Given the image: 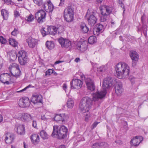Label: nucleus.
<instances>
[{
  "instance_id": "nucleus-16",
  "label": "nucleus",
  "mask_w": 148,
  "mask_h": 148,
  "mask_svg": "<svg viewBox=\"0 0 148 148\" xmlns=\"http://www.w3.org/2000/svg\"><path fill=\"white\" fill-rule=\"evenodd\" d=\"M27 41L29 47L30 48H33L37 45L38 40L32 37H29L27 39Z\"/></svg>"
},
{
  "instance_id": "nucleus-40",
  "label": "nucleus",
  "mask_w": 148,
  "mask_h": 148,
  "mask_svg": "<svg viewBox=\"0 0 148 148\" xmlns=\"http://www.w3.org/2000/svg\"><path fill=\"white\" fill-rule=\"evenodd\" d=\"M103 144V143H94L92 147V148H99L100 147L102 146Z\"/></svg>"
},
{
  "instance_id": "nucleus-39",
  "label": "nucleus",
  "mask_w": 148,
  "mask_h": 148,
  "mask_svg": "<svg viewBox=\"0 0 148 148\" xmlns=\"http://www.w3.org/2000/svg\"><path fill=\"white\" fill-rule=\"evenodd\" d=\"M96 37L94 36H92L88 38V42L90 44H93L96 42Z\"/></svg>"
},
{
  "instance_id": "nucleus-4",
  "label": "nucleus",
  "mask_w": 148,
  "mask_h": 148,
  "mask_svg": "<svg viewBox=\"0 0 148 148\" xmlns=\"http://www.w3.org/2000/svg\"><path fill=\"white\" fill-rule=\"evenodd\" d=\"M102 16L101 17V22L106 21L107 18V16L112 13L114 9L112 6L103 5H101L99 7Z\"/></svg>"
},
{
  "instance_id": "nucleus-27",
  "label": "nucleus",
  "mask_w": 148,
  "mask_h": 148,
  "mask_svg": "<svg viewBox=\"0 0 148 148\" xmlns=\"http://www.w3.org/2000/svg\"><path fill=\"white\" fill-rule=\"evenodd\" d=\"M29 61L27 56L25 57L21 58L18 59V61L20 64L22 65H24L26 64Z\"/></svg>"
},
{
  "instance_id": "nucleus-42",
  "label": "nucleus",
  "mask_w": 148,
  "mask_h": 148,
  "mask_svg": "<svg viewBox=\"0 0 148 148\" xmlns=\"http://www.w3.org/2000/svg\"><path fill=\"white\" fill-rule=\"evenodd\" d=\"M34 17L33 15L30 14L27 17L26 20L29 22H31L34 20Z\"/></svg>"
},
{
  "instance_id": "nucleus-12",
  "label": "nucleus",
  "mask_w": 148,
  "mask_h": 148,
  "mask_svg": "<svg viewBox=\"0 0 148 148\" xmlns=\"http://www.w3.org/2000/svg\"><path fill=\"white\" fill-rule=\"evenodd\" d=\"M104 29V26L102 24L99 23L97 24L93 28V32L94 35L98 36L102 33Z\"/></svg>"
},
{
  "instance_id": "nucleus-24",
  "label": "nucleus",
  "mask_w": 148,
  "mask_h": 148,
  "mask_svg": "<svg viewBox=\"0 0 148 148\" xmlns=\"http://www.w3.org/2000/svg\"><path fill=\"white\" fill-rule=\"evenodd\" d=\"M21 119L23 121L28 122L31 121L32 119V118L29 114L24 113L22 114Z\"/></svg>"
},
{
  "instance_id": "nucleus-55",
  "label": "nucleus",
  "mask_w": 148,
  "mask_h": 148,
  "mask_svg": "<svg viewBox=\"0 0 148 148\" xmlns=\"http://www.w3.org/2000/svg\"><path fill=\"white\" fill-rule=\"evenodd\" d=\"M60 0V3L59 5V6H62L64 3V0Z\"/></svg>"
},
{
  "instance_id": "nucleus-29",
  "label": "nucleus",
  "mask_w": 148,
  "mask_h": 148,
  "mask_svg": "<svg viewBox=\"0 0 148 148\" xmlns=\"http://www.w3.org/2000/svg\"><path fill=\"white\" fill-rule=\"evenodd\" d=\"M64 20L67 22L70 23L74 20V15L64 14Z\"/></svg>"
},
{
  "instance_id": "nucleus-61",
  "label": "nucleus",
  "mask_w": 148,
  "mask_h": 148,
  "mask_svg": "<svg viewBox=\"0 0 148 148\" xmlns=\"http://www.w3.org/2000/svg\"><path fill=\"white\" fill-rule=\"evenodd\" d=\"M67 88V86L66 84L65 83L63 85V88L64 90H65Z\"/></svg>"
},
{
  "instance_id": "nucleus-38",
  "label": "nucleus",
  "mask_w": 148,
  "mask_h": 148,
  "mask_svg": "<svg viewBox=\"0 0 148 148\" xmlns=\"http://www.w3.org/2000/svg\"><path fill=\"white\" fill-rule=\"evenodd\" d=\"M40 135L44 139L48 138V135L46 132L44 130H42L40 132Z\"/></svg>"
},
{
  "instance_id": "nucleus-58",
  "label": "nucleus",
  "mask_w": 148,
  "mask_h": 148,
  "mask_svg": "<svg viewBox=\"0 0 148 148\" xmlns=\"http://www.w3.org/2000/svg\"><path fill=\"white\" fill-rule=\"evenodd\" d=\"M1 78H0V80L2 82V83H3L4 84H9V82L8 81H6L5 82H3L1 80Z\"/></svg>"
},
{
  "instance_id": "nucleus-47",
  "label": "nucleus",
  "mask_w": 148,
  "mask_h": 148,
  "mask_svg": "<svg viewBox=\"0 0 148 148\" xmlns=\"http://www.w3.org/2000/svg\"><path fill=\"white\" fill-rule=\"evenodd\" d=\"M44 29L45 28H42L41 29V32L43 36H45L47 34L48 32H46L45 31Z\"/></svg>"
},
{
  "instance_id": "nucleus-57",
  "label": "nucleus",
  "mask_w": 148,
  "mask_h": 148,
  "mask_svg": "<svg viewBox=\"0 0 148 148\" xmlns=\"http://www.w3.org/2000/svg\"><path fill=\"white\" fill-rule=\"evenodd\" d=\"M23 147L24 148H28V146L25 142L23 143Z\"/></svg>"
},
{
  "instance_id": "nucleus-49",
  "label": "nucleus",
  "mask_w": 148,
  "mask_h": 148,
  "mask_svg": "<svg viewBox=\"0 0 148 148\" xmlns=\"http://www.w3.org/2000/svg\"><path fill=\"white\" fill-rule=\"evenodd\" d=\"M142 29L143 30V33L145 34H146L147 31V26L145 25L143 26Z\"/></svg>"
},
{
  "instance_id": "nucleus-22",
  "label": "nucleus",
  "mask_w": 148,
  "mask_h": 148,
  "mask_svg": "<svg viewBox=\"0 0 148 148\" xmlns=\"http://www.w3.org/2000/svg\"><path fill=\"white\" fill-rule=\"evenodd\" d=\"M17 133L21 135H23L25 134V127L24 125H21L16 128Z\"/></svg>"
},
{
  "instance_id": "nucleus-51",
  "label": "nucleus",
  "mask_w": 148,
  "mask_h": 148,
  "mask_svg": "<svg viewBox=\"0 0 148 148\" xmlns=\"http://www.w3.org/2000/svg\"><path fill=\"white\" fill-rule=\"evenodd\" d=\"M20 14L18 11H16L14 12V16L15 18L18 17L19 16Z\"/></svg>"
},
{
  "instance_id": "nucleus-21",
  "label": "nucleus",
  "mask_w": 148,
  "mask_h": 148,
  "mask_svg": "<svg viewBox=\"0 0 148 148\" xmlns=\"http://www.w3.org/2000/svg\"><path fill=\"white\" fill-rule=\"evenodd\" d=\"M81 100L90 108H91L92 105L93 100L92 98L86 96L83 97Z\"/></svg>"
},
{
  "instance_id": "nucleus-34",
  "label": "nucleus",
  "mask_w": 148,
  "mask_h": 148,
  "mask_svg": "<svg viewBox=\"0 0 148 148\" xmlns=\"http://www.w3.org/2000/svg\"><path fill=\"white\" fill-rule=\"evenodd\" d=\"M45 45L46 47L49 49H53L54 47V43L51 41H47L46 42Z\"/></svg>"
},
{
  "instance_id": "nucleus-37",
  "label": "nucleus",
  "mask_w": 148,
  "mask_h": 148,
  "mask_svg": "<svg viewBox=\"0 0 148 148\" xmlns=\"http://www.w3.org/2000/svg\"><path fill=\"white\" fill-rule=\"evenodd\" d=\"M106 66H102L98 68L97 71L100 73H102L105 72L107 69Z\"/></svg>"
},
{
  "instance_id": "nucleus-8",
  "label": "nucleus",
  "mask_w": 148,
  "mask_h": 148,
  "mask_svg": "<svg viewBox=\"0 0 148 148\" xmlns=\"http://www.w3.org/2000/svg\"><path fill=\"white\" fill-rule=\"evenodd\" d=\"M129 56L132 60V66L134 67L136 66L138 61L139 55L136 51L132 50L130 52Z\"/></svg>"
},
{
  "instance_id": "nucleus-13",
  "label": "nucleus",
  "mask_w": 148,
  "mask_h": 148,
  "mask_svg": "<svg viewBox=\"0 0 148 148\" xmlns=\"http://www.w3.org/2000/svg\"><path fill=\"white\" fill-rule=\"evenodd\" d=\"M85 82L87 86L88 89L91 91L95 90V87L93 81L90 78H87L85 80Z\"/></svg>"
},
{
  "instance_id": "nucleus-14",
  "label": "nucleus",
  "mask_w": 148,
  "mask_h": 148,
  "mask_svg": "<svg viewBox=\"0 0 148 148\" xmlns=\"http://www.w3.org/2000/svg\"><path fill=\"white\" fill-rule=\"evenodd\" d=\"M77 49L82 52H84L86 51L88 48L87 43L86 41L83 42H79L77 45Z\"/></svg>"
},
{
  "instance_id": "nucleus-54",
  "label": "nucleus",
  "mask_w": 148,
  "mask_h": 148,
  "mask_svg": "<svg viewBox=\"0 0 148 148\" xmlns=\"http://www.w3.org/2000/svg\"><path fill=\"white\" fill-rule=\"evenodd\" d=\"M121 7L123 8V13H124V12L125 10V6L124 4L123 3H122L121 4H120V5H119Z\"/></svg>"
},
{
  "instance_id": "nucleus-11",
  "label": "nucleus",
  "mask_w": 148,
  "mask_h": 148,
  "mask_svg": "<svg viewBox=\"0 0 148 148\" xmlns=\"http://www.w3.org/2000/svg\"><path fill=\"white\" fill-rule=\"evenodd\" d=\"M58 41L62 48H68L71 46V42L69 39L61 37Z\"/></svg>"
},
{
  "instance_id": "nucleus-17",
  "label": "nucleus",
  "mask_w": 148,
  "mask_h": 148,
  "mask_svg": "<svg viewBox=\"0 0 148 148\" xmlns=\"http://www.w3.org/2000/svg\"><path fill=\"white\" fill-rule=\"evenodd\" d=\"M5 141L7 144H10L15 138L14 135L9 133H6L5 135Z\"/></svg>"
},
{
  "instance_id": "nucleus-1",
  "label": "nucleus",
  "mask_w": 148,
  "mask_h": 148,
  "mask_svg": "<svg viewBox=\"0 0 148 148\" xmlns=\"http://www.w3.org/2000/svg\"><path fill=\"white\" fill-rule=\"evenodd\" d=\"M115 80L111 77L105 78L103 83V89L100 91H98L92 94L93 100L95 101L104 97L107 93L106 88H109L114 83Z\"/></svg>"
},
{
  "instance_id": "nucleus-19",
  "label": "nucleus",
  "mask_w": 148,
  "mask_h": 148,
  "mask_svg": "<svg viewBox=\"0 0 148 148\" xmlns=\"http://www.w3.org/2000/svg\"><path fill=\"white\" fill-rule=\"evenodd\" d=\"M79 109L83 113L88 111L90 108L81 100L79 104Z\"/></svg>"
},
{
  "instance_id": "nucleus-44",
  "label": "nucleus",
  "mask_w": 148,
  "mask_h": 148,
  "mask_svg": "<svg viewBox=\"0 0 148 148\" xmlns=\"http://www.w3.org/2000/svg\"><path fill=\"white\" fill-rule=\"evenodd\" d=\"M0 42L2 44H4L6 43L7 41L2 36H0Z\"/></svg>"
},
{
  "instance_id": "nucleus-43",
  "label": "nucleus",
  "mask_w": 148,
  "mask_h": 148,
  "mask_svg": "<svg viewBox=\"0 0 148 148\" xmlns=\"http://www.w3.org/2000/svg\"><path fill=\"white\" fill-rule=\"evenodd\" d=\"M10 58L12 60H15L18 57L17 54L15 53H14V54L11 53L10 55Z\"/></svg>"
},
{
  "instance_id": "nucleus-18",
  "label": "nucleus",
  "mask_w": 148,
  "mask_h": 148,
  "mask_svg": "<svg viewBox=\"0 0 148 148\" xmlns=\"http://www.w3.org/2000/svg\"><path fill=\"white\" fill-rule=\"evenodd\" d=\"M115 93L118 96L121 95L123 91V88L121 83H117L115 87Z\"/></svg>"
},
{
  "instance_id": "nucleus-50",
  "label": "nucleus",
  "mask_w": 148,
  "mask_h": 148,
  "mask_svg": "<svg viewBox=\"0 0 148 148\" xmlns=\"http://www.w3.org/2000/svg\"><path fill=\"white\" fill-rule=\"evenodd\" d=\"M98 123H99L97 122H95L92 125V127H91V129H93L96 127Z\"/></svg>"
},
{
  "instance_id": "nucleus-7",
  "label": "nucleus",
  "mask_w": 148,
  "mask_h": 148,
  "mask_svg": "<svg viewBox=\"0 0 148 148\" xmlns=\"http://www.w3.org/2000/svg\"><path fill=\"white\" fill-rule=\"evenodd\" d=\"M46 13L43 10L41 9L38 10L35 14V17L37 22L42 23L46 20Z\"/></svg>"
},
{
  "instance_id": "nucleus-25",
  "label": "nucleus",
  "mask_w": 148,
  "mask_h": 148,
  "mask_svg": "<svg viewBox=\"0 0 148 148\" xmlns=\"http://www.w3.org/2000/svg\"><path fill=\"white\" fill-rule=\"evenodd\" d=\"M58 28L54 26H50L48 27L47 32L50 34L55 35L57 33Z\"/></svg>"
},
{
  "instance_id": "nucleus-2",
  "label": "nucleus",
  "mask_w": 148,
  "mask_h": 148,
  "mask_svg": "<svg viewBox=\"0 0 148 148\" xmlns=\"http://www.w3.org/2000/svg\"><path fill=\"white\" fill-rule=\"evenodd\" d=\"M115 70L118 78L121 79L128 77L130 70L127 64L123 62L119 63L117 64Z\"/></svg>"
},
{
  "instance_id": "nucleus-59",
  "label": "nucleus",
  "mask_w": 148,
  "mask_h": 148,
  "mask_svg": "<svg viewBox=\"0 0 148 148\" xmlns=\"http://www.w3.org/2000/svg\"><path fill=\"white\" fill-rule=\"evenodd\" d=\"M63 61H60V60H58V61H56V62L55 63V64H59L60 63H61Z\"/></svg>"
},
{
  "instance_id": "nucleus-23",
  "label": "nucleus",
  "mask_w": 148,
  "mask_h": 148,
  "mask_svg": "<svg viewBox=\"0 0 148 148\" xmlns=\"http://www.w3.org/2000/svg\"><path fill=\"white\" fill-rule=\"evenodd\" d=\"M30 139L32 143L34 145L38 144L40 141L39 136L37 134H32Z\"/></svg>"
},
{
  "instance_id": "nucleus-63",
  "label": "nucleus",
  "mask_w": 148,
  "mask_h": 148,
  "mask_svg": "<svg viewBox=\"0 0 148 148\" xmlns=\"http://www.w3.org/2000/svg\"><path fill=\"white\" fill-rule=\"evenodd\" d=\"M118 3L119 4V5H120L123 3L122 1L121 0H119L118 1Z\"/></svg>"
},
{
  "instance_id": "nucleus-20",
  "label": "nucleus",
  "mask_w": 148,
  "mask_h": 148,
  "mask_svg": "<svg viewBox=\"0 0 148 148\" xmlns=\"http://www.w3.org/2000/svg\"><path fill=\"white\" fill-rule=\"evenodd\" d=\"M42 97L41 95H33L31 99V102L34 104L38 103H42Z\"/></svg>"
},
{
  "instance_id": "nucleus-60",
  "label": "nucleus",
  "mask_w": 148,
  "mask_h": 148,
  "mask_svg": "<svg viewBox=\"0 0 148 148\" xmlns=\"http://www.w3.org/2000/svg\"><path fill=\"white\" fill-rule=\"evenodd\" d=\"M3 120V117L2 115L0 114V123Z\"/></svg>"
},
{
  "instance_id": "nucleus-46",
  "label": "nucleus",
  "mask_w": 148,
  "mask_h": 148,
  "mask_svg": "<svg viewBox=\"0 0 148 148\" xmlns=\"http://www.w3.org/2000/svg\"><path fill=\"white\" fill-rule=\"evenodd\" d=\"M48 11L49 12H51L53 9V6L52 4L48 3Z\"/></svg>"
},
{
  "instance_id": "nucleus-5",
  "label": "nucleus",
  "mask_w": 148,
  "mask_h": 148,
  "mask_svg": "<svg viewBox=\"0 0 148 148\" xmlns=\"http://www.w3.org/2000/svg\"><path fill=\"white\" fill-rule=\"evenodd\" d=\"M96 14L97 13L95 11L88 9L85 16H89L87 21L88 25L91 27L93 26L97 22V18Z\"/></svg>"
},
{
  "instance_id": "nucleus-6",
  "label": "nucleus",
  "mask_w": 148,
  "mask_h": 148,
  "mask_svg": "<svg viewBox=\"0 0 148 148\" xmlns=\"http://www.w3.org/2000/svg\"><path fill=\"white\" fill-rule=\"evenodd\" d=\"M11 75L16 78L19 77L21 74V71L19 66L16 63H13L9 67Z\"/></svg>"
},
{
  "instance_id": "nucleus-53",
  "label": "nucleus",
  "mask_w": 148,
  "mask_h": 148,
  "mask_svg": "<svg viewBox=\"0 0 148 148\" xmlns=\"http://www.w3.org/2000/svg\"><path fill=\"white\" fill-rule=\"evenodd\" d=\"M30 86V85H29V86H27L26 87H25V88H24L23 89H22L21 90H20L19 91H18V92H22L25 91V90L27 88H29Z\"/></svg>"
},
{
  "instance_id": "nucleus-33",
  "label": "nucleus",
  "mask_w": 148,
  "mask_h": 148,
  "mask_svg": "<svg viewBox=\"0 0 148 148\" xmlns=\"http://www.w3.org/2000/svg\"><path fill=\"white\" fill-rule=\"evenodd\" d=\"M18 59L21 58L25 57L27 56V53L24 50H21L18 51L17 54Z\"/></svg>"
},
{
  "instance_id": "nucleus-32",
  "label": "nucleus",
  "mask_w": 148,
  "mask_h": 148,
  "mask_svg": "<svg viewBox=\"0 0 148 148\" xmlns=\"http://www.w3.org/2000/svg\"><path fill=\"white\" fill-rule=\"evenodd\" d=\"M1 14L3 19L7 20L8 19L9 13L8 11L5 9H3L1 11Z\"/></svg>"
},
{
  "instance_id": "nucleus-52",
  "label": "nucleus",
  "mask_w": 148,
  "mask_h": 148,
  "mask_svg": "<svg viewBox=\"0 0 148 148\" xmlns=\"http://www.w3.org/2000/svg\"><path fill=\"white\" fill-rule=\"evenodd\" d=\"M134 79V78L132 76H130L129 77V79L131 81L132 83H133Z\"/></svg>"
},
{
  "instance_id": "nucleus-56",
  "label": "nucleus",
  "mask_w": 148,
  "mask_h": 148,
  "mask_svg": "<svg viewBox=\"0 0 148 148\" xmlns=\"http://www.w3.org/2000/svg\"><path fill=\"white\" fill-rule=\"evenodd\" d=\"M36 122L35 121H33L32 126L34 127H36Z\"/></svg>"
},
{
  "instance_id": "nucleus-41",
  "label": "nucleus",
  "mask_w": 148,
  "mask_h": 148,
  "mask_svg": "<svg viewBox=\"0 0 148 148\" xmlns=\"http://www.w3.org/2000/svg\"><path fill=\"white\" fill-rule=\"evenodd\" d=\"M47 113H46L45 115L41 116V119L44 121H47L48 119L51 118L50 116L47 115Z\"/></svg>"
},
{
  "instance_id": "nucleus-15",
  "label": "nucleus",
  "mask_w": 148,
  "mask_h": 148,
  "mask_svg": "<svg viewBox=\"0 0 148 148\" xmlns=\"http://www.w3.org/2000/svg\"><path fill=\"white\" fill-rule=\"evenodd\" d=\"M68 118V116L65 114H56L55 115L54 119L56 121H61L62 122L66 121Z\"/></svg>"
},
{
  "instance_id": "nucleus-45",
  "label": "nucleus",
  "mask_w": 148,
  "mask_h": 148,
  "mask_svg": "<svg viewBox=\"0 0 148 148\" xmlns=\"http://www.w3.org/2000/svg\"><path fill=\"white\" fill-rule=\"evenodd\" d=\"M54 73V71L52 69H49L45 72V76L50 75L51 74Z\"/></svg>"
},
{
  "instance_id": "nucleus-36",
  "label": "nucleus",
  "mask_w": 148,
  "mask_h": 148,
  "mask_svg": "<svg viewBox=\"0 0 148 148\" xmlns=\"http://www.w3.org/2000/svg\"><path fill=\"white\" fill-rule=\"evenodd\" d=\"M9 43L14 47H16L17 45L18 42L14 39L10 38L9 39Z\"/></svg>"
},
{
  "instance_id": "nucleus-48",
  "label": "nucleus",
  "mask_w": 148,
  "mask_h": 148,
  "mask_svg": "<svg viewBox=\"0 0 148 148\" xmlns=\"http://www.w3.org/2000/svg\"><path fill=\"white\" fill-rule=\"evenodd\" d=\"M18 33L19 32L18 30L15 28L14 31L11 32V34L15 36H16Z\"/></svg>"
},
{
  "instance_id": "nucleus-3",
  "label": "nucleus",
  "mask_w": 148,
  "mask_h": 148,
  "mask_svg": "<svg viewBox=\"0 0 148 148\" xmlns=\"http://www.w3.org/2000/svg\"><path fill=\"white\" fill-rule=\"evenodd\" d=\"M68 129L64 125L60 126L55 125L53 126L51 136L53 137H57L59 139H62L66 137Z\"/></svg>"
},
{
  "instance_id": "nucleus-28",
  "label": "nucleus",
  "mask_w": 148,
  "mask_h": 148,
  "mask_svg": "<svg viewBox=\"0 0 148 148\" xmlns=\"http://www.w3.org/2000/svg\"><path fill=\"white\" fill-rule=\"evenodd\" d=\"M141 141L136 136L135 138L132 139L131 141V144L132 146H137L138 145Z\"/></svg>"
},
{
  "instance_id": "nucleus-64",
  "label": "nucleus",
  "mask_w": 148,
  "mask_h": 148,
  "mask_svg": "<svg viewBox=\"0 0 148 148\" xmlns=\"http://www.w3.org/2000/svg\"><path fill=\"white\" fill-rule=\"evenodd\" d=\"M59 148H66V147L64 145H62L60 146Z\"/></svg>"
},
{
  "instance_id": "nucleus-35",
  "label": "nucleus",
  "mask_w": 148,
  "mask_h": 148,
  "mask_svg": "<svg viewBox=\"0 0 148 148\" xmlns=\"http://www.w3.org/2000/svg\"><path fill=\"white\" fill-rule=\"evenodd\" d=\"M67 106L69 108H72L74 106V102L71 98L68 99L67 102Z\"/></svg>"
},
{
  "instance_id": "nucleus-30",
  "label": "nucleus",
  "mask_w": 148,
  "mask_h": 148,
  "mask_svg": "<svg viewBox=\"0 0 148 148\" xmlns=\"http://www.w3.org/2000/svg\"><path fill=\"white\" fill-rule=\"evenodd\" d=\"M80 27L81 31L84 33H86L89 31V28L84 22L81 23Z\"/></svg>"
},
{
  "instance_id": "nucleus-26",
  "label": "nucleus",
  "mask_w": 148,
  "mask_h": 148,
  "mask_svg": "<svg viewBox=\"0 0 148 148\" xmlns=\"http://www.w3.org/2000/svg\"><path fill=\"white\" fill-rule=\"evenodd\" d=\"M64 14L74 15V9L71 6H68L64 9Z\"/></svg>"
},
{
  "instance_id": "nucleus-62",
  "label": "nucleus",
  "mask_w": 148,
  "mask_h": 148,
  "mask_svg": "<svg viewBox=\"0 0 148 148\" xmlns=\"http://www.w3.org/2000/svg\"><path fill=\"white\" fill-rule=\"evenodd\" d=\"M80 60V59L79 58H77L75 59V61L76 62H78Z\"/></svg>"
},
{
  "instance_id": "nucleus-31",
  "label": "nucleus",
  "mask_w": 148,
  "mask_h": 148,
  "mask_svg": "<svg viewBox=\"0 0 148 148\" xmlns=\"http://www.w3.org/2000/svg\"><path fill=\"white\" fill-rule=\"evenodd\" d=\"M34 3L38 6H41L43 8L45 9L46 7L45 3L43 2L42 0H33Z\"/></svg>"
},
{
  "instance_id": "nucleus-10",
  "label": "nucleus",
  "mask_w": 148,
  "mask_h": 148,
  "mask_svg": "<svg viewBox=\"0 0 148 148\" xmlns=\"http://www.w3.org/2000/svg\"><path fill=\"white\" fill-rule=\"evenodd\" d=\"M30 104V101L28 98L24 97L21 98L18 102L19 106L22 108L28 107Z\"/></svg>"
},
{
  "instance_id": "nucleus-9",
  "label": "nucleus",
  "mask_w": 148,
  "mask_h": 148,
  "mask_svg": "<svg viewBox=\"0 0 148 148\" xmlns=\"http://www.w3.org/2000/svg\"><path fill=\"white\" fill-rule=\"evenodd\" d=\"M82 82L80 80L77 79H73L70 83L71 88V89H80L82 87Z\"/></svg>"
}]
</instances>
